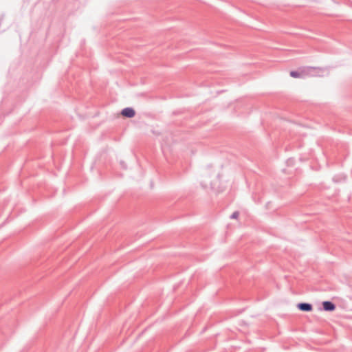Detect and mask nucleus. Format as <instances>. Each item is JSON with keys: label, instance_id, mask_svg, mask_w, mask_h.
Here are the masks:
<instances>
[{"label": "nucleus", "instance_id": "5", "mask_svg": "<svg viewBox=\"0 0 352 352\" xmlns=\"http://www.w3.org/2000/svg\"><path fill=\"white\" fill-rule=\"evenodd\" d=\"M322 307L323 309L327 311H333L336 308L335 304L331 301H324L322 302Z\"/></svg>", "mask_w": 352, "mask_h": 352}, {"label": "nucleus", "instance_id": "3", "mask_svg": "<svg viewBox=\"0 0 352 352\" xmlns=\"http://www.w3.org/2000/svg\"><path fill=\"white\" fill-rule=\"evenodd\" d=\"M121 115L125 118H133L135 116V111L133 108L126 107L122 110Z\"/></svg>", "mask_w": 352, "mask_h": 352}, {"label": "nucleus", "instance_id": "1", "mask_svg": "<svg viewBox=\"0 0 352 352\" xmlns=\"http://www.w3.org/2000/svg\"><path fill=\"white\" fill-rule=\"evenodd\" d=\"M220 173L219 170H212L211 166L204 170L202 174L201 185L206 188L210 186L212 188L217 187L219 180Z\"/></svg>", "mask_w": 352, "mask_h": 352}, {"label": "nucleus", "instance_id": "7", "mask_svg": "<svg viewBox=\"0 0 352 352\" xmlns=\"http://www.w3.org/2000/svg\"><path fill=\"white\" fill-rule=\"evenodd\" d=\"M239 215V212L238 211L234 212L230 216L231 219H237Z\"/></svg>", "mask_w": 352, "mask_h": 352}, {"label": "nucleus", "instance_id": "2", "mask_svg": "<svg viewBox=\"0 0 352 352\" xmlns=\"http://www.w3.org/2000/svg\"><path fill=\"white\" fill-rule=\"evenodd\" d=\"M300 73H302V78L306 76H315L318 75L317 71H321L322 69L314 67H304L299 68Z\"/></svg>", "mask_w": 352, "mask_h": 352}, {"label": "nucleus", "instance_id": "4", "mask_svg": "<svg viewBox=\"0 0 352 352\" xmlns=\"http://www.w3.org/2000/svg\"><path fill=\"white\" fill-rule=\"evenodd\" d=\"M297 307L302 311H311L313 309L312 305L308 302H300L297 305Z\"/></svg>", "mask_w": 352, "mask_h": 352}, {"label": "nucleus", "instance_id": "6", "mask_svg": "<svg viewBox=\"0 0 352 352\" xmlns=\"http://www.w3.org/2000/svg\"><path fill=\"white\" fill-rule=\"evenodd\" d=\"M290 76L293 78H302V73H300V69H298L296 71L290 72Z\"/></svg>", "mask_w": 352, "mask_h": 352}]
</instances>
